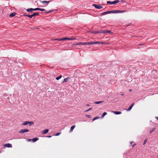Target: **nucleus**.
Listing matches in <instances>:
<instances>
[{
  "label": "nucleus",
  "instance_id": "obj_44",
  "mask_svg": "<svg viewBox=\"0 0 158 158\" xmlns=\"http://www.w3.org/2000/svg\"><path fill=\"white\" fill-rule=\"evenodd\" d=\"M121 2H124V0H121Z\"/></svg>",
  "mask_w": 158,
  "mask_h": 158
},
{
  "label": "nucleus",
  "instance_id": "obj_38",
  "mask_svg": "<svg viewBox=\"0 0 158 158\" xmlns=\"http://www.w3.org/2000/svg\"><path fill=\"white\" fill-rule=\"evenodd\" d=\"M77 45H82V43H78L76 44Z\"/></svg>",
  "mask_w": 158,
  "mask_h": 158
},
{
  "label": "nucleus",
  "instance_id": "obj_18",
  "mask_svg": "<svg viewBox=\"0 0 158 158\" xmlns=\"http://www.w3.org/2000/svg\"><path fill=\"white\" fill-rule=\"evenodd\" d=\"M75 127V125H74L73 126H72L71 127V128H70V132H72V131L73 130V129Z\"/></svg>",
  "mask_w": 158,
  "mask_h": 158
},
{
  "label": "nucleus",
  "instance_id": "obj_25",
  "mask_svg": "<svg viewBox=\"0 0 158 158\" xmlns=\"http://www.w3.org/2000/svg\"><path fill=\"white\" fill-rule=\"evenodd\" d=\"M62 77V75H60L59 77H57L56 78V80H58L60 79Z\"/></svg>",
  "mask_w": 158,
  "mask_h": 158
},
{
  "label": "nucleus",
  "instance_id": "obj_29",
  "mask_svg": "<svg viewBox=\"0 0 158 158\" xmlns=\"http://www.w3.org/2000/svg\"><path fill=\"white\" fill-rule=\"evenodd\" d=\"M155 130V128H153V129L152 130H151L150 131V134H151L152 132L154 131Z\"/></svg>",
  "mask_w": 158,
  "mask_h": 158
},
{
  "label": "nucleus",
  "instance_id": "obj_9",
  "mask_svg": "<svg viewBox=\"0 0 158 158\" xmlns=\"http://www.w3.org/2000/svg\"><path fill=\"white\" fill-rule=\"evenodd\" d=\"M134 103H133L131 105L129 106V107L127 109V110L128 111H130L132 108L133 106H134Z\"/></svg>",
  "mask_w": 158,
  "mask_h": 158
},
{
  "label": "nucleus",
  "instance_id": "obj_31",
  "mask_svg": "<svg viewBox=\"0 0 158 158\" xmlns=\"http://www.w3.org/2000/svg\"><path fill=\"white\" fill-rule=\"evenodd\" d=\"M33 10L36 11V10H39V8H35L33 9Z\"/></svg>",
  "mask_w": 158,
  "mask_h": 158
},
{
  "label": "nucleus",
  "instance_id": "obj_6",
  "mask_svg": "<svg viewBox=\"0 0 158 158\" xmlns=\"http://www.w3.org/2000/svg\"><path fill=\"white\" fill-rule=\"evenodd\" d=\"M29 130L27 129H24L21 130L19 132V133H23L25 132H28Z\"/></svg>",
  "mask_w": 158,
  "mask_h": 158
},
{
  "label": "nucleus",
  "instance_id": "obj_37",
  "mask_svg": "<svg viewBox=\"0 0 158 158\" xmlns=\"http://www.w3.org/2000/svg\"><path fill=\"white\" fill-rule=\"evenodd\" d=\"M85 116L87 117V118H90L91 117V116L90 115H88V114H87V115H86Z\"/></svg>",
  "mask_w": 158,
  "mask_h": 158
},
{
  "label": "nucleus",
  "instance_id": "obj_19",
  "mask_svg": "<svg viewBox=\"0 0 158 158\" xmlns=\"http://www.w3.org/2000/svg\"><path fill=\"white\" fill-rule=\"evenodd\" d=\"M126 12V11L125 10H117L118 13H124Z\"/></svg>",
  "mask_w": 158,
  "mask_h": 158
},
{
  "label": "nucleus",
  "instance_id": "obj_23",
  "mask_svg": "<svg viewBox=\"0 0 158 158\" xmlns=\"http://www.w3.org/2000/svg\"><path fill=\"white\" fill-rule=\"evenodd\" d=\"M107 114V113L106 112H104L103 114H102V115L101 116V117L102 118H104V116L106 115Z\"/></svg>",
  "mask_w": 158,
  "mask_h": 158
},
{
  "label": "nucleus",
  "instance_id": "obj_45",
  "mask_svg": "<svg viewBox=\"0 0 158 158\" xmlns=\"http://www.w3.org/2000/svg\"><path fill=\"white\" fill-rule=\"evenodd\" d=\"M133 143V142H130V144H132V143Z\"/></svg>",
  "mask_w": 158,
  "mask_h": 158
},
{
  "label": "nucleus",
  "instance_id": "obj_20",
  "mask_svg": "<svg viewBox=\"0 0 158 158\" xmlns=\"http://www.w3.org/2000/svg\"><path fill=\"white\" fill-rule=\"evenodd\" d=\"M105 33H109V34H112V33H113V32H111V31H109V30H105Z\"/></svg>",
  "mask_w": 158,
  "mask_h": 158
},
{
  "label": "nucleus",
  "instance_id": "obj_36",
  "mask_svg": "<svg viewBox=\"0 0 158 158\" xmlns=\"http://www.w3.org/2000/svg\"><path fill=\"white\" fill-rule=\"evenodd\" d=\"M92 108H89V109H88L87 110L85 111H86V112H88V111H89L90 110H92Z\"/></svg>",
  "mask_w": 158,
  "mask_h": 158
},
{
  "label": "nucleus",
  "instance_id": "obj_47",
  "mask_svg": "<svg viewBox=\"0 0 158 158\" xmlns=\"http://www.w3.org/2000/svg\"><path fill=\"white\" fill-rule=\"evenodd\" d=\"M156 118L157 120H158V117H156Z\"/></svg>",
  "mask_w": 158,
  "mask_h": 158
},
{
  "label": "nucleus",
  "instance_id": "obj_22",
  "mask_svg": "<svg viewBox=\"0 0 158 158\" xmlns=\"http://www.w3.org/2000/svg\"><path fill=\"white\" fill-rule=\"evenodd\" d=\"M104 101H99V102H94V103L95 104H101Z\"/></svg>",
  "mask_w": 158,
  "mask_h": 158
},
{
  "label": "nucleus",
  "instance_id": "obj_40",
  "mask_svg": "<svg viewBox=\"0 0 158 158\" xmlns=\"http://www.w3.org/2000/svg\"><path fill=\"white\" fill-rule=\"evenodd\" d=\"M46 3H47V4H48L49 2V1H46Z\"/></svg>",
  "mask_w": 158,
  "mask_h": 158
},
{
  "label": "nucleus",
  "instance_id": "obj_26",
  "mask_svg": "<svg viewBox=\"0 0 158 158\" xmlns=\"http://www.w3.org/2000/svg\"><path fill=\"white\" fill-rule=\"evenodd\" d=\"M55 10H49V11H46V13H50L54 11H55Z\"/></svg>",
  "mask_w": 158,
  "mask_h": 158
},
{
  "label": "nucleus",
  "instance_id": "obj_8",
  "mask_svg": "<svg viewBox=\"0 0 158 158\" xmlns=\"http://www.w3.org/2000/svg\"><path fill=\"white\" fill-rule=\"evenodd\" d=\"M4 146L7 148H11L12 147V145L10 143H7L5 144L4 145Z\"/></svg>",
  "mask_w": 158,
  "mask_h": 158
},
{
  "label": "nucleus",
  "instance_id": "obj_11",
  "mask_svg": "<svg viewBox=\"0 0 158 158\" xmlns=\"http://www.w3.org/2000/svg\"><path fill=\"white\" fill-rule=\"evenodd\" d=\"M108 14H110V11H108L104 12L102 14H101V15H104Z\"/></svg>",
  "mask_w": 158,
  "mask_h": 158
},
{
  "label": "nucleus",
  "instance_id": "obj_42",
  "mask_svg": "<svg viewBox=\"0 0 158 158\" xmlns=\"http://www.w3.org/2000/svg\"><path fill=\"white\" fill-rule=\"evenodd\" d=\"M135 145H136V144H133V145L132 146V147H134V146H135Z\"/></svg>",
  "mask_w": 158,
  "mask_h": 158
},
{
  "label": "nucleus",
  "instance_id": "obj_32",
  "mask_svg": "<svg viewBox=\"0 0 158 158\" xmlns=\"http://www.w3.org/2000/svg\"><path fill=\"white\" fill-rule=\"evenodd\" d=\"M91 33H97V31H92L91 32Z\"/></svg>",
  "mask_w": 158,
  "mask_h": 158
},
{
  "label": "nucleus",
  "instance_id": "obj_16",
  "mask_svg": "<svg viewBox=\"0 0 158 158\" xmlns=\"http://www.w3.org/2000/svg\"><path fill=\"white\" fill-rule=\"evenodd\" d=\"M113 113L116 114H121V112L120 111H113Z\"/></svg>",
  "mask_w": 158,
  "mask_h": 158
},
{
  "label": "nucleus",
  "instance_id": "obj_35",
  "mask_svg": "<svg viewBox=\"0 0 158 158\" xmlns=\"http://www.w3.org/2000/svg\"><path fill=\"white\" fill-rule=\"evenodd\" d=\"M40 2L42 3H46V1H40Z\"/></svg>",
  "mask_w": 158,
  "mask_h": 158
},
{
  "label": "nucleus",
  "instance_id": "obj_46",
  "mask_svg": "<svg viewBox=\"0 0 158 158\" xmlns=\"http://www.w3.org/2000/svg\"><path fill=\"white\" fill-rule=\"evenodd\" d=\"M131 90H131V89H130L129 90V91H130V92H131Z\"/></svg>",
  "mask_w": 158,
  "mask_h": 158
},
{
  "label": "nucleus",
  "instance_id": "obj_14",
  "mask_svg": "<svg viewBox=\"0 0 158 158\" xmlns=\"http://www.w3.org/2000/svg\"><path fill=\"white\" fill-rule=\"evenodd\" d=\"M16 15V13L15 12H13L9 16L10 17H12Z\"/></svg>",
  "mask_w": 158,
  "mask_h": 158
},
{
  "label": "nucleus",
  "instance_id": "obj_13",
  "mask_svg": "<svg viewBox=\"0 0 158 158\" xmlns=\"http://www.w3.org/2000/svg\"><path fill=\"white\" fill-rule=\"evenodd\" d=\"M98 33H105V30L103 31L102 30H100L97 31Z\"/></svg>",
  "mask_w": 158,
  "mask_h": 158
},
{
  "label": "nucleus",
  "instance_id": "obj_24",
  "mask_svg": "<svg viewBox=\"0 0 158 158\" xmlns=\"http://www.w3.org/2000/svg\"><path fill=\"white\" fill-rule=\"evenodd\" d=\"M28 124V121H25L22 124L23 125H25Z\"/></svg>",
  "mask_w": 158,
  "mask_h": 158
},
{
  "label": "nucleus",
  "instance_id": "obj_2",
  "mask_svg": "<svg viewBox=\"0 0 158 158\" xmlns=\"http://www.w3.org/2000/svg\"><path fill=\"white\" fill-rule=\"evenodd\" d=\"M76 39L75 38H64L60 39H55V40H58V41H61V40H76Z\"/></svg>",
  "mask_w": 158,
  "mask_h": 158
},
{
  "label": "nucleus",
  "instance_id": "obj_4",
  "mask_svg": "<svg viewBox=\"0 0 158 158\" xmlns=\"http://www.w3.org/2000/svg\"><path fill=\"white\" fill-rule=\"evenodd\" d=\"M92 6L97 9H100L103 8L102 6L99 4H93Z\"/></svg>",
  "mask_w": 158,
  "mask_h": 158
},
{
  "label": "nucleus",
  "instance_id": "obj_21",
  "mask_svg": "<svg viewBox=\"0 0 158 158\" xmlns=\"http://www.w3.org/2000/svg\"><path fill=\"white\" fill-rule=\"evenodd\" d=\"M117 10H110V13H117Z\"/></svg>",
  "mask_w": 158,
  "mask_h": 158
},
{
  "label": "nucleus",
  "instance_id": "obj_10",
  "mask_svg": "<svg viewBox=\"0 0 158 158\" xmlns=\"http://www.w3.org/2000/svg\"><path fill=\"white\" fill-rule=\"evenodd\" d=\"M33 8H30L29 9H26V10L27 12L31 13L33 12Z\"/></svg>",
  "mask_w": 158,
  "mask_h": 158
},
{
  "label": "nucleus",
  "instance_id": "obj_3",
  "mask_svg": "<svg viewBox=\"0 0 158 158\" xmlns=\"http://www.w3.org/2000/svg\"><path fill=\"white\" fill-rule=\"evenodd\" d=\"M119 2V1L118 0H116L113 2L108 1L107 2V3L110 5L115 4L116 3Z\"/></svg>",
  "mask_w": 158,
  "mask_h": 158
},
{
  "label": "nucleus",
  "instance_id": "obj_27",
  "mask_svg": "<svg viewBox=\"0 0 158 158\" xmlns=\"http://www.w3.org/2000/svg\"><path fill=\"white\" fill-rule=\"evenodd\" d=\"M100 118L98 116H96L95 117H94L93 119L92 120L93 121H94L95 120L99 119Z\"/></svg>",
  "mask_w": 158,
  "mask_h": 158
},
{
  "label": "nucleus",
  "instance_id": "obj_41",
  "mask_svg": "<svg viewBox=\"0 0 158 158\" xmlns=\"http://www.w3.org/2000/svg\"><path fill=\"white\" fill-rule=\"evenodd\" d=\"M51 137H52V136H51V135H49V136H47V137H48V138H51Z\"/></svg>",
  "mask_w": 158,
  "mask_h": 158
},
{
  "label": "nucleus",
  "instance_id": "obj_5",
  "mask_svg": "<svg viewBox=\"0 0 158 158\" xmlns=\"http://www.w3.org/2000/svg\"><path fill=\"white\" fill-rule=\"evenodd\" d=\"M92 44H104V43L103 42H99V41H96L95 42H91Z\"/></svg>",
  "mask_w": 158,
  "mask_h": 158
},
{
  "label": "nucleus",
  "instance_id": "obj_17",
  "mask_svg": "<svg viewBox=\"0 0 158 158\" xmlns=\"http://www.w3.org/2000/svg\"><path fill=\"white\" fill-rule=\"evenodd\" d=\"M39 139L38 138H35L32 139V141L33 142H35Z\"/></svg>",
  "mask_w": 158,
  "mask_h": 158
},
{
  "label": "nucleus",
  "instance_id": "obj_43",
  "mask_svg": "<svg viewBox=\"0 0 158 158\" xmlns=\"http://www.w3.org/2000/svg\"><path fill=\"white\" fill-rule=\"evenodd\" d=\"M143 44H139V46L142 45H143Z\"/></svg>",
  "mask_w": 158,
  "mask_h": 158
},
{
  "label": "nucleus",
  "instance_id": "obj_33",
  "mask_svg": "<svg viewBox=\"0 0 158 158\" xmlns=\"http://www.w3.org/2000/svg\"><path fill=\"white\" fill-rule=\"evenodd\" d=\"M39 10L41 11H44L45 10L44 9L39 8Z\"/></svg>",
  "mask_w": 158,
  "mask_h": 158
},
{
  "label": "nucleus",
  "instance_id": "obj_39",
  "mask_svg": "<svg viewBox=\"0 0 158 158\" xmlns=\"http://www.w3.org/2000/svg\"><path fill=\"white\" fill-rule=\"evenodd\" d=\"M31 139H27V140L28 141H30L31 140Z\"/></svg>",
  "mask_w": 158,
  "mask_h": 158
},
{
  "label": "nucleus",
  "instance_id": "obj_34",
  "mask_svg": "<svg viewBox=\"0 0 158 158\" xmlns=\"http://www.w3.org/2000/svg\"><path fill=\"white\" fill-rule=\"evenodd\" d=\"M60 132H58L55 135V136H57L59 135L60 134Z\"/></svg>",
  "mask_w": 158,
  "mask_h": 158
},
{
  "label": "nucleus",
  "instance_id": "obj_30",
  "mask_svg": "<svg viewBox=\"0 0 158 158\" xmlns=\"http://www.w3.org/2000/svg\"><path fill=\"white\" fill-rule=\"evenodd\" d=\"M147 139H145L144 141V142L143 143V145H144L147 142Z\"/></svg>",
  "mask_w": 158,
  "mask_h": 158
},
{
  "label": "nucleus",
  "instance_id": "obj_7",
  "mask_svg": "<svg viewBox=\"0 0 158 158\" xmlns=\"http://www.w3.org/2000/svg\"><path fill=\"white\" fill-rule=\"evenodd\" d=\"M91 44H92L91 42L82 43V45H89Z\"/></svg>",
  "mask_w": 158,
  "mask_h": 158
},
{
  "label": "nucleus",
  "instance_id": "obj_15",
  "mask_svg": "<svg viewBox=\"0 0 158 158\" xmlns=\"http://www.w3.org/2000/svg\"><path fill=\"white\" fill-rule=\"evenodd\" d=\"M69 79H70V78L69 77H67V78H64V80L63 81V82H67L68 81V80Z\"/></svg>",
  "mask_w": 158,
  "mask_h": 158
},
{
  "label": "nucleus",
  "instance_id": "obj_49",
  "mask_svg": "<svg viewBox=\"0 0 158 158\" xmlns=\"http://www.w3.org/2000/svg\"><path fill=\"white\" fill-rule=\"evenodd\" d=\"M123 95H124V94H121V95H122V96H123Z\"/></svg>",
  "mask_w": 158,
  "mask_h": 158
},
{
  "label": "nucleus",
  "instance_id": "obj_1",
  "mask_svg": "<svg viewBox=\"0 0 158 158\" xmlns=\"http://www.w3.org/2000/svg\"><path fill=\"white\" fill-rule=\"evenodd\" d=\"M39 15V13L37 12L36 13H34L32 15H26L25 14H24L23 15V16H27V17H29L30 18H32L33 17L35 16H38Z\"/></svg>",
  "mask_w": 158,
  "mask_h": 158
},
{
  "label": "nucleus",
  "instance_id": "obj_12",
  "mask_svg": "<svg viewBox=\"0 0 158 158\" xmlns=\"http://www.w3.org/2000/svg\"><path fill=\"white\" fill-rule=\"evenodd\" d=\"M49 131L48 129H46L43 130L42 132V134H46Z\"/></svg>",
  "mask_w": 158,
  "mask_h": 158
},
{
  "label": "nucleus",
  "instance_id": "obj_48",
  "mask_svg": "<svg viewBox=\"0 0 158 158\" xmlns=\"http://www.w3.org/2000/svg\"><path fill=\"white\" fill-rule=\"evenodd\" d=\"M86 106H89V104H87V105H86Z\"/></svg>",
  "mask_w": 158,
  "mask_h": 158
},
{
  "label": "nucleus",
  "instance_id": "obj_28",
  "mask_svg": "<svg viewBox=\"0 0 158 158\" xmlns=\"http://www.w3.org/2000/svg\"><path fill=\"white\" fill-rule=\"evenodd\" d=\"M28 124H29V126H31L32 125H33L34 124V122H28Z\"/></svg>",
  "mask_w": 158,
  "mask_h": 158
}]
</instances>
